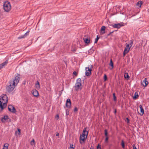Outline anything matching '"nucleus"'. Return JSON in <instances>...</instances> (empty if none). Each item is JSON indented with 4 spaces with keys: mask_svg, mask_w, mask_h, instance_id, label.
<instances>
[{
    "mask_svg": "<svg viewBox=\"0 0 149 149\" xmlns=\"http://www.w3.org/2000/svg\"><path fill=\"white\" fill-rule=\"evenodd\" d=\"M75 146L74 145L72 144H71L70 143V147H73Z\"/></svg>",
    "mask_w": 149,
    "mask_h": 149,
    "instance_id": "4c0bfd02",
    "label": "nucleus"
},
{
    "mask_svg": "<svg viewBox=\"0 0 149 149\" xmlns=\"http://www.w3.org/2000/svg\"><path fill=\"white\" fill-rule=\"evenodd\" d=\"M8 63V60H6L5 62L0 64V70L6 65Z\"/></svg>",
    "mask_w": 149,
    "mask_h": 149,
    "instance_id": "4468645a",
    "label": "nucleus"
},
{
    "mask_svg": "<svg viewBox=\"0 0 149 149\" xmlns=\"http://www.w3.org/2000/svg\"><path fill=\"white\" fill-rule=\"evenodd\" d=\"M93 68V65H89L88 67L85 68L86 75L87 76H89L91 74V71Z\"/></svg>",
    "mask_w": 149,
    "mask_h": 149,
    "instance_id": "39448f33",
    "label": "nucleus"
},
{
    "mask_svg": "<svg viewBox=\"0 0 149 149\" xmlns=\"http://www.w3.org/2000/svg\"><path fill=\"white\" fill-rule=\"evenodd\" d=\"M86 128H85L83 130V132L81 135V136H82V137L85 136H86V138H87V136L88 134V132L86 131Z\"/></svg>",
    "mask_w": 149,
    "mask_h": 149,
    "instance_id": "1a4fd4ad",
    "label": "nucleus"
},
{
    "mask_svg": "<svg viewBox=\"0 0 149 149\" xmlns=\"http://www.w3.org/2000/svg\"><path fill=\"white\" fill-rule=\"evenodd\" d=\"M99 38H100L99 36H97L96 38V39H95V42H94L95 43H97V42L98 40V39H99Z\"/></svg>",
    "mask_w": 149,
    "mask_h": 149,
    "instance_id": "4be33fe9",
    "label": "nucleus"
},
{
    "mask_svg": "<svg viewBox=\"0 0 149 149\" xmlns=\"http://www.w3.org/2000/svg\"><path fill=\"white\" fill-rule=\"evenodd\" d=\"M126 120H127V123H129V119H128V118H126Z\"/></svg>",
    "mask_w": 149,
    "mask_h": 149,
    "instance_id": "79ce46f5",
    "label": "nucleus"
},
{
    "mask_svg": "<svg viewBox=\"0 0 149 149\" xmlns=\"http://www.w3.org/2000/svg\"><path fill=\"white\" fill-rule=\"evenodd\" d=\"M29 31H27L26 33H25L24 35L21 36H19L18 37V39H21L23 38L26 37L27 36H28L29 34Z\"/></svg>",
    "mask_w": 149,
    "mask_h": 149,
    "instance_id": "9d476101",
    "label": "nucleus"
},
{
    "mask_svg": "<svg viewBox=\"0 0 149 149\" xmlns=\"http://www.w3.org/2000/svg\"><path fill=\"white\" fill-rule=\"evenodd\" d=\"M32 94L33 95L36 97H37L39 95L38 92V91L36 90H35L34 91H33Z\"/></svg>",
    "mask_w": 149,
    "mask_h": 149,
    "instance_id": "2eb2a0df",
    "label": "nucleus"
},
{
    "mask_svg": "<svg viewBox=\"0 0 149 149\" xmlns=\"http://www.w3.org/2000/svg\"><path fill=\"white\" fill-rule=\"evenodd\" d=\"M113 31H112V32H110L108 34V36H109V35H110L111 33H113Z\"/></svg>",
    "mask_w": 149,
    "mask_h": 149,
    "instance_id": "c03bdc74",
    "label": "nucleus"
},
{
    "mask_svg": "<svg viewBox=\"0 0 149 149\" xmlns=\"http://www.w3.org/2000/svg\"><path fill=\"white\" fill-rule=\"evenodd\" d=\"M108 137L107 136H106L105 139V142H106L108 141Z\"/></svg>",
    "mask_w": 149,
    "mask_h": 149,
    "instance_id": "a19ab883",
    "label": "nucleus"
},
{
    "mask_svg": "<svg viewBox=\"0 0 149 149\" xmlns=\"http://www.w3.org/2000/svg\"><path fill=\"white\" fill-rule=\"evenodd\" d=\"M86 36H85L84 38H83L84 42L86 44H88L90 42V38H86Z\"/></svg>",
    "mask_w": 149,
    "mask_h": 149,
    "instance_id": "ddd939ff",
    "label": "nucleus"
},
{
    "mask_svg": "<svg viewBox=\"0 0 149 149\" xmlns=\"http://www.w3.org/2000/svg\"><path fill=\"white\" fill-rule=\"evenodd\" d=\"M143 3L142 1H139L136 3V6H138L139 7H140L141 5Z\"/></svg>",
    "mask_w": 149,
    "mask_h": 149,
    "instance_id": "aec40b11",
    "label": "nucleus"
},
{
    "mask_svg": "<svg viewBox=\"0 0 149 149\" xmlns=\"http://www.w3.org/2000/svg\"><path fill=\"white\" fill-rule=\"evenodd\" d=\"M73 74L74 75H75L76 76H77L78 74L75 71L73 72Z\"/></svg>",
    "mask_w": 149,
    "mask_h": 149,
    "instance_id": "c9c22d12",
    "label": "nucleus"
},
{
    "mask_svg": "<svg viewBox=\"0 0 149 149\" xmlns=\"http://www.w3.org/2000/svg\"><path fill=\"white\" fill-rule=\"evenodd\" d=\"M121 145L122 146V147L123 148H124L125 147V144L123 140H122L121 141Z\"/></svg>",
    "mask_w": 149,
    "mask_h": 149,
    "instance_id": "cd10ccee",
    "label": "nucleus"
},
{
    "mask_svg": "<svg viewBox=\"0 0 149 149\" xmlns=\"http://www.w3.org/2000/svg\"><path fill=\"white\" fill-rule=\"evenodd\" d=\"M11 8L10 4L8 1L5 2L3 4V8L5 11L8 12Z\"/></svg>",
    "mask_w": 149,
    "mask_h": 149,
    "instance_id": "20e7f679",
    "label": "nucleus"
},
{
    "mask_svg": "<svg viewBox=\"0 0 149 149\" xmlns=\"http://www.w3.org/2000/svg\"><path fill=\"white\" fill-rule=\"evenodd\" d=\"M105 26H103L101 29V33L103 34L104 33V31L105 29Z\"/></svg>",
    "mask_w": 149,
    "mask_h": 149,
    "instance_id": "a211bd4d",
    "label": "nucleus"
},
{
    "mask_svg": "<svg viewBox=\"0 0 149 149\" xmlns=\"http://www.w3.org/2000/svg\"><path fill=\"white\" fill-rule=\"evenodd\" d=\"M36 86L37 88H39L40 87V85L39 82L38 81H37L36 83Z\"/></svg>",
    "mask_w": 149,
    "mask_h": 149,
    "instance_id": "a878e982",
    "label": "nucleus"
},
{
    "mask_svg": "<svg viewBox=\"0 0 149 149\" xmlns=\"http://www.w3.org/2000/svg\"><path fill=\"white\" fill-rule=\"evenodd\" d=\"M81 81L80 78H78L76 81L75 86V90L76 91L78 90L79 89L81 90L82 89V87H81Z\"/></svg>",
    "mask_w": 149,
    "mask_h": 149,
    "instance_id": "7ed1b4c3",
    "label": "nucleus"
},
{
    "mask_svg": "<svg viewBox=\"0 0 149 149\" xmlns=\"http://www.w3.org/2000/svg\"><path fill=\"white\" fill-rule=\"evenodd\" d=\"M148 82L147 81V79L145 78L144 80H143L141 82L142 84L144 87H146L148 84Z\"/></svg>",
    "mask_w": 149,
    "mask_h": 149,
    "instance_id": "9b49d317",
    "label": "nucleus"
},
{
    "mask_svg": "<svg viewBox=\"0 0 149 149\" xmlns=\"http://www.w3.org/2000/svg\"><path fill=\"white\" fill-rule=\"evenodd\" d=\"M8 116H4L1 119V121L2 122H4L6 120L8 119Z\"/></svg>",
    "mask_w": 149,
    "mask_h": 149,
    "instance_id": "6ab92c4d",
    "label": "nucleus"
},
{
    "mask_svg": "<svg viewBox=\"0 0 149 149\" xmlns=\"http://www.w3.org/2000/svg\"><path fill=\"white\" fill-rule=\"evenodd\" d=\"M85 136L82 137V136H80V140H82L83 141H85Z\"/></svg>",
    "mask_w": 149,
    "mask_h": 149,
    "instance_id": "c85d7f7f",
    "label": "nucleus"
},
{
    "mask_svg": "<svg viewBox=\"0 0 149 149\" xmlns=\"http://www.w3.org/2000/svg\"><path fill=\"white\" fill-rule=\"evenodd\" d=\"M113 31H112V32H110L108 34V36H109V35H110L111 33H113Z\"/></svg>",
    "mask_w": 149,
    "mask_h": 149,
    "instance_id": "a18cd8bd",
    "label": "nucleus"
},
{
    "mask_svg": "<svg viewBox=\"0 0 149 149\" xmlns=\"http://www.w3.org/2000/svg\"><path fill=\"white\" fill-rule=\"evenodd\" d=\"M0 98V111L6 106L8 100V97L6 94H3Z\"/></svg>",
    "mask_w": 149,
    "mask_h": 149,
    "instance_id": "f03ea898",
    "label": "nucleus"
},
{
    "mask_svg": "<svg viewBox=\"0 0 149 149\" xmlns=\"http://www.w3.org/2000/svg\"><path fill=\"white\" fill-rule=\"evenodd\" d=\"M124 77L125 78L128 79L129 78V77L128 74L127 73H126L124 75Z\"/></svg>",
    "mask_w": 149,
    "mask_h": 149,
    "instance_id": "393cba45",
    "label": "nucleus"
},
{
    "mask_svg": "<svg viewBox=\"0 0 149 149\" xmlns=\"http://www.w3.org/2000/svg\"><path fill=\"white\" fill-rule=\"evenodd\" d=\"M59 134H58V133L57 134H56V136H59Z\"/></svg>",
    "mask_w": 149,
    "mask_h": 149,
    "instance_id": "de8ad7c7",
    "label": "nucleus"
},
{
    "mask_svg": "<svg viewBox=\"0 0 149 149\" xmlns=\"http://www.w3.org/2000/svg\"><path fill=\"white\" fill-rule=\"evenodd\" d=\"M75 147V146H74V147H69V149H74Z\"/></svg>",
    "mask_w": 149,
    "mask_h": 149,
    "instance_id": "37998d69",
    "label": "nucleus"
},
{
    "mask_svg": "<svg viewBox=\"0 0 149 149\" xmlns=\"http://www.w3.org/2000/svg\"><path fill=\"white\" fill-rule=\"evenodd\" d=\"M78 109L77 107H75L74 108V112H77L78 111Z\"/></svg>",
    "mask_w": 149,
    "mask_h": 149,
    "instance_id": "f704fd0d",
    "label": "nucleus"
},
{
    "mask_svg": "<svg viewBox=\"0 0 149 149\" xmlns=\"http://www.w3.org/2000/svg\"><path fill=\"white\" fill-rule=\"evenodd\" d=\"M139 108L140 109V115H142L144 113V109L142 107V106L141 105L139 106Z\"/></svg>",
    "mask_w": 149,
    "mask_h": 149,
    "instance_id": "dca6fc26",
    "label": "nucleus"
},
{
    "mask_svg": "<svg viewBox=\"0 0 149 149\" xmlns=\"http://www.w3.org/2000/svg\"><path fill=\"white\" fill-rule=\"evenodd\" d=\"M20 79V75L17 74L15 77V78L9 82L6 87V90L9 93L12 91L15 86L19 82Z\"/></svg>",
    "mask_w": 149,
    "mask_h": 149,
    "instance_id": "f257e3e1",
    "label": "nucleus"
},
{
    "mask_svg": "<svg viewBox=\"0 0 149 149\" xmlns=\"http://www.w3.org/2000/svg\"><path fill=\"white\" fill-rule=\"evenodd\" d=\"M132 147L133 148V149H137L136 146L134 144L132 146Z\"/></svg>",
    "mask_w": 149,
    "mask_h": 149,
    "instance_id": "ea45409f",
    "label": "nucleus"
},
{
    "mask_svg": "<svg viewBox=\"0 0 149 149\" xmlns=\"http://www.w3.org/2000/svg\"><path fill=\"white\" fill-rule=\"evenodd\" d=\"M55 118L57 120H58L59 118V116L58 114L56 115L55 117Z\"/></svg>",
    "mask_w": 149,
    "mask_h": 149,
    "instance_id": "58836bf2",
    "label": "nucleus"
},
{
    "mask_svg": "<svg viewBox=\"0 0 149 149\" xmlns=\"http://www.w3.org/2000/svg\"><path fill=\"white\" fill-rule=\"evenodd\" d=\"M8 145L7 143L4 144L3 149H8Z\"/></svg>",
    "mask_w": 149,
    "mask_h": 149,
    "instance_id": "412c9836",
    "label": "nucleus"
},
{
    "mask_svg": "<svg viewBox=\"0 0 149 149\" xmlns=\"http://www.w3.org/2000/svg\"><path fill=\"white\" fill-rule=\"evenodd\" d=\"M109 65L111 66L112 67V68H113V63L112 61V59H111L110 60V64H109Z\"/></svg>",
    "mask_w": 149,
    "mask_h": 149,
    "instance_id": "b1692460",
    "label": "nucleus"
},
{
    "mask_svg": "<svg viewBox=\"0 0 149 149\" xmlns=\"http://www.w3.org/2000/svg\"><path fill=\"white\" fill-rule=\"evenodd\" d=\"M126 46L125 48L124 52H123V56H125L126 54L128 53L131 47H130V46L127 43H126Z\"/></svg>",
    "mask_w": 149,
    "mask_h": 149,
    "instance_id": "0eeeda50",
    "label": "nucleus"
},
{
    "mask_svg": "<svg viewBox=\"0 0 149 149\" xmlns=\"http://www.w3.org/2000/svg\"><path fill=\"white\" fill-rule=\"evenodd\" d=\"M133 43V40H131L129 42V44H127L130 46V47H131L132 46V44Z\"/></svg>",
    "mask_w": 149,
    "mask_h": 149,
    "instance_id": "5701e85b",
    "label": "nucleus"
},
{
    "mask_svg": "<svg viewBox=\"0 0 149 149\" xmlns=\"http://www.w3.org/2000/svg\"><path fill=\"white\" fill-rule=\"evenodd\" d=\"M71 102L70 100L68 98L67 100L65 103V106L66 107L68 108H70L71 107Z\"/></svg>",
    "mask_w": 149,
    "mask_h": 149,
    "instance_id": "6e6552de",
    "label": "nucleus"
},
{
    "mask_svg": "<svg viewBox=\"0 0 149 149\" xmlns=\"http://www.w3.org/2000/svg\"><path fill=\"white\" fill-rule=\"evenodd\" d=\"M35 141L34 139L32 140L31 142V145H33L35 144Z\"/></svg>",
    "mask_w": 149,
    "mask_h": 149,
    "instance_id": "7c9ffc66",
    "label": "nucleus"
},
{
    "mask_svg": "<svg viewBox=\"0 0 149 149\" xmlns=\"http://www.w3.org/2000/svg\"><path fill=\"white\" fill-rule=\"evenodd\" d=\"M113 100L114 101H116V98L115 96V93L113 94Z\"/></svg>",
    "mask_w": 149,
    "mask_h": 149,
    "instance_id": "c756f323",
    "label": "nucleus"
},
{
    "mask_svg": "<svg viewBox=\"0 0 149 149\" xmlns=\"http://www.w3.org/2000/svg\"><path fill=\"white\" fill-rule=\"evenodd\" d=\"M40 149H43V148H41Z\"/></svg>",
    "mask_w": 149,
    "mask_h": 149,
    "instance_id": "09e8293b",
    "label": "nucleus"
},
{
    "mask_svg": "<svg viewBox=\"0 0 149 149\" xmlns=\"http://www.w3.org/2000/svg\"><path fill=\"white\" fill-rule=\"evenodd\" d=\"M107 77L106 74H104V81L107 80Z\"/></svg>",
    "mask_w": 149,
    "mask_h": 149,
    "instance_id": "72a5a7b5",
    "label": "nucleus"
},
{
    "mask_svg": "<svg viewBox=\"0 0 149 149\" xmlns=\"http://www.w3.org/2000/svg\"><path fill=\"white\" fill-rule=\"evenodd\" d=\"M8 110L11 112L16 113L17 112L16 110L13 106L11 105H9L8 106Z\"/></svg>",
    "mask_w": 149,
    "mask_h": 149,
    "instance_id": "423d86ee",
    "label": "nucleus"
},
{
    "mask_svg": "<svg viewBox=\"0 0 149 149\" xmlns=\"http://www.w3.org/2000/svg\"><path fill=\"white\" fill-rule=\"evenodd\" d=\"M66 114L67 116L69 114V111L67 109L66 110Z\"/></svg>",
    "mask_w": 149,
    "mask_h": 149,
    "instance_id": "2f4dec72",
    "label": "nucleus"
},
{
    "mask_svg": "<svg viewBox=\"0 0 149 149\" xmlns=\"http://www.w3.org/2000/svg\"><path fill=\"white\" fill-rule=\"evenodd\" d=\"M97 149H101L100 145L99 144H98L97 146Z\"/></svg>",
    "mask_w": 149,
    "mask_h": 149,
    "instance_id": "e433bc0d",
    "label": "nucleus"
},
{
    "mask_svg": "<svg viewBox=\"0 0 149 149\" xmlns=\"http://www.w3.org/2000/svg\"><path fill=\"white\" fill-rule=\"evenodd\" d=\"M139 97V95L138 94V93L137 92H136L134 94V97H133V99H136Z\"/></svg>",
    "mask_w": 149,
    "mask_h": 149,
    "instance_id": "f3484780",
    "label": "nucleus"
},
{
    "mask_svg": "<svg viewBox=\"0 0 149 149\" xmlns=\"http://www.w3.org/2000/svg\"><path fill=\"white\" fill-rule=\"evenodd\" d=\"M123 26V25L121 24H120L118 23L114 24L112 26L113 28L119 29Z\"/></svg>",
    "mask_w": 149,
    "mask_h": 149,
    "instance_id": "f8f14e48",
    "label": "nucleus"
},
{
    "mask_svg": "<svg viewBox=\"0 0 149 149\" xmlns=\"http://www.w3.org/2000/svg\"><path fill=\"white\" fill-rule=\"evenodd\" d=\"M116 109H115L114 111V113L115 114H116Z\"/></svg>",
    "mask_w": 149,
    "mask_h": 149,
    "instance_id": "49530a36",
    "label": "nucleus"
},
{
    "mask_svg": "<svg viewBox=\"0 0 149 149\" xmlns=\"http://www.w3.org/2000/svg\"><path fill=\"white\" fill-rule=\"evenodd\" d=\"M104 134L105 135L106 137L107 136L108 133L107 130H105L104 131Z\"/></svg>",
    "mask_w": 149,
    "mask_h": 149,
    "instance_id": "473e14b6",
    "label": "nucleus"
},
{
    "mask_svg": "<svg viewBox=\"0 0 149 149\" xmlns=\"http://www.w3.org/2000/svg\"><path fill=\"white\" fill-rule=\"evenodd\" d=\"M18 131H16L15 133H18V134L19 135H20V131L21 130L19 129H17Z\"/></svg>",
    "mask_w": 149,
    "mask_h": 149,
    "instance_id": "bb28decb",
    "label": "nucleus"
}]
</instances>
